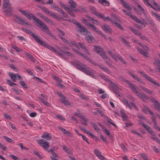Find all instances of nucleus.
Segmentation results:
<instances>
[{
    "instance_id": "f257e3e1",
    "label": "nucleus",
    "mask_w": 160,
    "mask_h": 160,
    "mask_svg": "<svg viewBox=\"0 0 160 160\" xmlns=\"http://www.w3.org/2000/svg\"><path fill=\"white\" fill-rule=\"evenodd\" d=\"M19 11L23 15L25 16L29 20L32 19L36 22L42 31L50 37L54 38L55 37L49 30L48 27L32 13L27 12L25 11L19 9Z\"/></svg>"
},
{
    "instance_id": "f03ea898",
    "label": "nucleus",
    "mask_w": 160,
    "mask_h": 160,
    "mask_svg": "<svg viewBox=\"0 0 160 160\" xmlns=\"http://www.w3.org/2000/svg\"><path fill=\"white\" fill-rule=\"evenodd\" d=\"M73 22H75V24L78 27L76 29L77 31L81 34L85 35V38L88 42L92 43L94 42L95 40L94 38L90 32H88V30L79 23L74 21Z\"/></svg>"
},
{
    "instance_id": "7ed1b4c3",
    "label": "nucleus",
    "mask_w": 160,
    "mask_h": 160,
    "mask_svg": "<svg viewBox=\"0 0 160 160\" xmlns=\"http://www.w3.org/2000/svg\"><path fill=\"white\" fill-rule=\"evenodd\" d=\"M100 76L103 79L110 83V88L119 97L121 96V94L118 91L119 87L115 83L113 82L112 81L108 78L105 75H101Z\"/></svg>"
},
{
    "instance_id": "20e7f679",
    "label": "nucleus",
    "mask_w": 160,
    "mask_h": 160,
    "mask_svg": "<svg viewBox=\"0 0 160 160\" xmlns=\"http://www.w3.org/2000/svg\"><path fill=\"white\" fill-rule=\"evenodd\" d=\"M94 51L96 52L98 54L100 55L104 59H106V62L107 64L110 66L111 64L109 63L110 60L109 58L106 55L104 52H103V49L100 46H96L94 47Z\"/></svg>"
},
{
    "instance_id": "39448f33",
    "label": "nucleus",
    "mask_w": 160,
    "mask_h": 160,
    "mask_svg": "<svg viewBox=\"0 0 160 160\" xmlns=\"http://www.w3.org/2000/svg\"><path fill=\"white\" fill-rule=\"evenodd\" d=\"M120 80L121 81H122L126 82L127 84H128L130 86V88L136 95L139 92H138L139 88L135 86L133 84L122 78H120Z\"/></svg>"
},
{
    "instance_id": "423d86ee",
    "label": "nucleus",
    "mask_w": 160,
    "mask_h": 160,
    "mask_svg": "<svg viewBox=\"0 0 160 160\" xmlns=\"http://www.w3.org/2000/svg\"><path fill=\"white\" fill-rule=\"evenodd\" d=\"M137 72L138 74H140L142 77L148 80L152 84L156 86L160 87V85L158 83L156 82L152 78L146 75L143 72L138 71Z\"/></svg>"
},
{
    "instance_id": "0eeeda50",
    "label": "nucleus",
    "mask_w": 160,
    "mask_h": 160,
    "mask_svg": "<svg viewBox=\"0 0 160 160\" xmlns=\"http://www.w3.org/2000/svg\"><path fill=\"white\" fill-rule=\"evenodd\" d=\"M137 72L138 74H140L142 77L148 80L152 84L156 86L160 87V85L158 83L156 82L152 78L146 75L143 72L138 71Z\"/></svg>"
},
{
    "instance_id": "6e6552de",
    "label": "nucleus",
    "mask_w": 160,
    "mask_h": 160,
    "mask_svg": "<svg viewBox=\"0 0 160 160\" xmlns=\"http://www.w3.org/2000/svg\"><path fill=\"white\" fill-rule=\"evenodd\" d=\"M137 72L138 74H140L142 77L148 80L152 84L156 86L160 87V85L158 83L156 82L152 78L146 75L143 72L138 71Z\"/></svg>"
},
{
    "instance_id": "1a4fd4ad",
    "label": "nucleus",
    "mask_w": 160,
    "mask_h": 160,
    "mask_svg": "<svg viewBox=\"0 0 160 160\" xmlns=\"http://www.w3.org/2000/svg\"><path fill=\"white\" fill-rule=\"evenodd\" d=\"M137 6L138 8V10H136L137 13L140 15H141L142 14L144 16L146 17L147 15V10H145L138 3Z\"/></svg>"
},
{
    "instance_id": "9d476101",
    "label": "nucleus",
    "mask_w": 160,
    "mask_h": 160,
    "mask_svg": "<svg viewBox=\"0 0 160 160\" xmlns=\"http://www.w3.org/2000/svg\"><path fill=\"white\" fill-rule=\"evenodd\" d=\"M38 143L45 150H47L49 147V142L48 141H45L43 139H39L38 141Z\"/></svg>"
},
{
    "instance_id": "9b49d317",
    "label": "nucleus",
    "mask_w": 160,
    "mask_h": 160,
    "mask_svg": "<svg viewBox=\"0 0 160 160\" xmlns=\"http://www.w3.org/2000/svg\"><path fill=\"white\" fill-rule=\"evenodd\" d=\"M59 4L61 7L63 8L67 12L73 17H75L73 13L71 11L72 9L68 6L64 5L62 2H59Z\"/></svg>"
},
{
    "instance_id": "f8f14e48",
    "label": "nucleus",
    "mask_w": 160,
    "mask_h": 160,
    "mask_svg": "<svg viewBox=\"0 0 160 160\" xmlns=\"http://www.w3.org/2000/svg\"><path fill=\"white\" fill-rule=\"evenodd\" d=\"M81 21L83 23H84L88 27L91 28L96 32L98 33L99 32V30L96 28V26L89 22L86 19L83 18L81 20Z\"/></svg>"
},
{
    "instance_id": "ddd939ff",
    "label": "nucleus",
    "mask_w": 160,
    "mask_h": 160,
    "mask_svg": "<svg viewBox=\"0 0 160 160\" xmlns=\"http://www.w3.org/2000/svg\"><path fill=\"white\" fill-rule=\"evenodd\" d=\"M77 68L80 70L82 71L83 72L89 75L91 72L88 70V68H87L85 65H83L82 64L80 63L77 66Z\"/></svg>"
},
{
    "instance_id": "4468645a",
    "label": "nucleus",
    "mask_w": 160,
    "mask_h": 160,
    "mask_svg": "<svg viewBox=\"0 0 160 160\" xmlns=\"http://www.w3.org/2000/svg\"><path fill=\"white\" fill-rule=\"evenodd\" d=\"M14 21L19 24L24 25L28 24V23L26 22L24 19L17 16H15Z\"/></svg>"
},
{
    "instance_id": "2eb2a0df",
    "label": "nucleus",
    "mask_w": 160,
    "mask_h": 160,
    "mask_svg": "<svg viewBox=\"0 0 160 160\" xmlns=\"http://www.w3.org/2000/svg\"><path fill=\"white\" fill-rule=\"evenodd\" d=\"M96 16L99 18H102L103 20L105 22L107 21H108L112 23H113V21L112 19L109 17H106L104 15H102L100 13H98L97 12L95 14Z\"/></svg>"
},
{
    "instance_id": "dca6fc26",
    "label": "nucleus",
    "mask_w": 160,
    "mask_h": 160,
    "mask_svg": "<svg viewBox=\"0 0 160 160\" xmlns=\"http://www.w3.org/2000/svg\"><path fill=\"white\" fill-rule=\"evenodd\" d=\"M60 97L61 98V102L63 103L66 106H69L70 105V103L68 101V99L64 97L61 93H59L58 94Z\"/></svg>"
},
{
    "instance_id": "f3484780",
    "label": "nucleus",
    "mask_w": 160,
    "mask_h": 160,
    "mask_svg": "<svg viewBox=\"0 0 160 160\" xmlns=\"http://www.w3.org/2000/svg\"><path fill=\"white\" fill-rule=\"evenodd\" d=\"M60 97L61 98V102L63 103L66 106H69L70 105V103L68 101V99L64 97L61 93H59L58 94Z\"/></svg>"
},
{
    "instance_id": "a211bd4d",
    "label": "nucleus",
    "mask_w": 160,
    "mask_h": 160,
    "mask_svg": "<svg viewBox=\"0 0 160 160\" xmlns=\"http://www.w3.org/2000/svg\"><path fill=\"white\" fill-rule=\"evenodd\" d=\"M8 75L12 80L14 82L16 81L17 78L19 79H22L21 76L18 74H14L9 72L8 73Z\"/></svg>"
},
{
    "instance_id": "6ab92c4d",
    "label": "nucleus",
    "mask_w": 160,
    "mask_h": 160,
    "mask_svg": "<svg viewBox=\"0 0 160 160\" xmlns=\"http://www.w3.org/2000/svg\"><path fill=\"white\" fill-rule=\"evenodd\" d=\"M59 37L60 38H61V39L62 40V41L65 42L66 44H67L68 46L70 47L72 46H73L75 47V48H78V45L77 44V43L75 42L74 41H71L69 42L66 39L64 38H63L60 37V35Z\"/></svg>"
},
{
    "instance_id": "aec40b11",
    "label": "nucleus",
    "mask_w": 160,
    "mask_h": 160,
    "mask_svg": "<svg viewBox=\"0 0 160 160\" xmlns=\"http://www.w3.org/2000/svg\"><path fill=\"white\" fill-rule=\"evenodd\" d=\"M139 123L140 125H142L150 134H152V135H153V134H154V132L151 130L150 127L147 125L142 123L141 120L139 122Z\"/></svg>"
},
{
    "instance_id": "412c9836",
    "label": "nucleus",
    "mask_w": 160,
    "mask_h": 160,
    "mask_svg": "<svg viewBox=\"0 0 160 160\" xmlns=\"http://www.w3.org/2000/svg\"><path fill=\"white\" fill-rule=\"evenodd\" d=\"M31 35L33 38L38 42L44 46L47 47V46H48V45L47 43H46L45 42H44L43 41L41 40L36 35L33 33H32Z\"/></svg>"
},
{
    "instance_id": "4be33fe9",
    "label": "nucleus",
    "mask_w": 160,
    "mask_h": 160,
    "mask_svg": "<svg viewBox=\"0 0 160 160\" xmlns=\"http://www.w3.org/2000/svg\"><path fill=\"white\" fill-rule=\"evenodd\" d=\"M128 73L135 80L140 83L144 84V82L142 81V80L138 77L137 75H135L132 71H130Z\"/></svg>"
},
{
    "instance_id": "5701e85b",
    "label": "nucleus",
    "mask_w": 160,
    "mask_h": 160,
    "mask_svg": "<svg viewBox=\"0 0 160 160\" xmlns=\"http://www.w3.org/2000/svg\"><path fill=\"white\" fill-rule=\"evenodd\" d=\"M128 73L135 80L140 83L144 84V82L142 81V80L138 77L137 75H135L132 71H130Z\"/></svg>"
},
{
    "instance_id": "b1692460",
    "label": "nucleus",
    "mask_w": 160,
    "mask_h": 160,
    "mask_svg": "<svg viewBox=\"0 0 160 160\" xmlns=\"http://www.w3.org/2000/svg\"><path fill=\"white\" fill-rule=\"evenodd\" d=\"M133 20L137 22L140 24L143 27H145L146 25L148 24L144 20H141L137 18L136 16L133 17Z\"/></svg>"
},
{
    "instance_id": "393cba45",
    "label": "nucleus",
    "mask_w": 160,
    "mask_h": 160,
    "mask_svg": "<svg viewBox=\"0 0 160 160\" xmlns=\"http://www.w3.org/2000/svg\"><path fill=\"white\" fill-rule=\"evenodd\" d=\"M62 11H63L62 12H59L61 14H62V16L64 18L63 19L65 21H68L69 22H71L72 23H75V22H73L74 21L75 22H77L76 21L74 20L73 19L70 20L69 18H68V15L65 13L64 12L62 9Z\"/></svg>"
},
{
    "instance_id": "a878e982",
    "label": "nucleus",
    "mask_w": 160,
    "mask_h": 160,
    "mask_svg": "<svg viewBox=\"0 0 160 160\" xmlns=\"http://www.w3.org/2000/svg\"><path fill=\"white\" fill-rule=\"evenodd\" d=\"M58 50H59L60 51L65 53L66 54L71 56V57H73V55L72 54V53L71 52H68V51H66L65 50V49H68V48L67 47H58Z\"/></svg>"
},
{
    "instance_id": "bb28decb",
    "label": "nucleus",
    "mask_w": 160,
    "mask_h": 160,
    "mask_svg": "<svg viewBox=\"0 0 160 160\" xmlns=\"http://www.w3.org/2000/svg\"><path fill=\"white\" fill-rule=\"evenodd\" d=\"M151 101L153 102L155 108L157 109L160 113V104L157 101L155 100L153 98L151 99Z\"/></svg>"
},
{
    "instance_id": "cd10ccee",
    "label": "nucleus",
    "mask_w": 160,
    "mask_h": 160,
    "mask_svg": "<svg viewBox=\"0 0 160 160\" xmlns=\"http://www.w3.org/2000/svg\"><path fill=\"white\" fill-rule=\"evenodd\" d=\"M102 29L106 32L108 33H111L112 30L110 27L107 25H105L102 26Z\"/></svg>"
},
{
    "instance_id": "c85d7f7f",
    "label": "nucleus",
    "mask_w": 160,
    "mask_h": 160,
    "mask_svg": "<svg viewBox=\"0 0 160 160\" xmlns=\"http://www.w3.org/2000/svg\"><path fill=\"white\" fill-rule=\"evenodd\" d=\"M6 8L7 9H4L5 10H4V11L5 12V15L6 16H10L11 15L12 12V8L10 7L9 8Z\"/></svg>"
},
{
    "instance_id": "c756f323",
    "label": "nucleus",
    "mask_w": 160,
    "mask_h": 160,
    "mask_svg": "<svg viewBox=\"0 0 160 160\" xmlns=\"http://www.w3.org/2000/svg\"><path fill=\"white\" fill-rule=\"evenodd\" d=\"M139 87L142 89L143 91L145 92H146L148 93L150 95H154V93L152 91H151L147 88L142 86L139 85Z\"/></svg>"
},
{
    "instance_id": "7c9ffc66",
    "label": "nucleus",
    "mask_w": 160,
    "mask_h": 160,
    "mask_svg": "<svg viewBox=\"0 0 160 160\" xmlns=\"http://www.w3.org/2000/svg\"><path fill=\"white\" fill-rule=\"evenodd\" d=\"M78 45V48H79V46L82 48L89 55L91 54L90 52L86 48L84 45L82 43L80 42H78V44L77 43Z\"/></svg>"
},
{
    "instance_id": "2f4dec72",
    "label": "nucleus",
    "mask_w": 160,
    "mask_h": 160,
    "mask_svg": "<svg viewBox=\"0 0 160 160\" xmlns=\"http://www.w3.org/2000/svg\"><path fill=\"white\" fill-rule=\"evenodd\" d=\"M136 96L143 101H144L148 98V96L143 93H140L139 92L137 94Z\"/></svg>"
},
{
    "instance_id": "473e14b6",
    "label": "nucleus",
    "mask_w": 160,
    "mask_h": 160,
    "mask_svg": "<svg viewBox=\"0 0 160 160\" xmlns=\"http://www.w3.org/2000/svg\"><path fill=\"white\" fill-rule=\"evenodd\" d=\"M41 137L48 140H51L52 138V137L49 133L47 132L43 133L41 136Z\"/></svg>"
},
{
    "instance_id": "72a5a7b5",
    "label": "nucleus",
    "mask_w": 160,
    "mask_h": 160,
    "mask_svg": "<svg viewBox=\"0 0 160 160\" xmlns=\"http://www.w3.org/2000/svg\"><path fill=\"white\" fill-rule=\"evenodd\" d=\"M158 115H155L154 116H152V121L153 122L154 127L156 129H157L159 127L158 126V125L155 119V118H156L157 117H158Z\"/></svg>"
},
{
    "instance_id": "f704fd0d",
    "label": "nucleus",
    "mask_w": 160,
    "mask_h": 160,
    "mask_svg": "<svg viewBox=\"0 0 160 160\" xmlns=\"http://www.w3.org/2000/svg\"><path fill=\"white\" fill-rule=\"evenodd\" d=\"M154 64L156 65L157 71L160 73V61L158 59H155Z\"/></svg>"
},
{
    "instance_id": "c9c22d12",
    "label": "nucleus",
    "mask_w": 160,
    "mask_h": 160,
    "mask_svg": "<svg viewBox=\"0 0 160 160\" xmlns=\"http://www.w3.org/2000/svg\"><path fill=\"white\" fill-rule=\"evenodd\" d=\"M3 9H6L7 8L10 7L11 5L9 3V0H3Z\"/></svg>"
},
{
    "instance_id": "e433bc0d",
    "label": "nucleus",
    "mask_w": 160,
    "mask_h": 160,
    "mask_svg": "<svg viewBox=\"0 0 160 160\" xmlns=\"http://www.w3.org/2000/svg\"><path fill=\"white\" fill-rule=\"evenodd\" d=\"M94 152V154L98 157V158L101 159H104L105 157L101 155V152H99L97 149H95Z\"/></svg>"
},
{
    "instance_id": "4c0bfd02",
    "label": "nucleus",
    "mask_w": 160,
    "mask_h": 160,
    "mask_svg": "<svg viewBox=\"0 0 160 160\" xmlns=\"http://www.w3.org/2000/svg\"><path fill=\"white\" fill-rule=\"evenodd\" d=\"M131 10H125L124 9H122V11L123 12L129 16L131 18L133 19V17H136L135 16H133L131 12H130Z\"/></svg>"
},
{
    "instance_id": "58836bf2",
    "label": "nucleus",
    "mask_w": 160,
    "mask_h": 160,
    "mask_svg": "<svg viewBox=\"0 0 160 160\" xmlns=\"http://www.w3.org/2000/svg\"><path fill=\"white\" fill-rule=\"evenodd\" d=\"M143 111L146 114H147L148 112H149L151 115H152V116L155 115L151 111L149 108L147 107L144 106L143 108Z\"/></svg>"
},
{
    "instance_id": "ea45409f",
    "label": "nucleus",
    "mask_w": 160,
    "mask_h": 160,
    "mask_svg": "<svg viewBox=\"0 0 160 160\" xmlns=\"http://www.w3.org/2000/svg\"><path fill=\"white\" fill-rule=\"evenodd\" d=\"M121 2L122 4L123 7L127 9V10H132L131 7L129 5L128 3L126 2L124 0H122Z\"/></svg>"
},
{
    "instance_id": "a19ab883",
    "label": "nucleus",
    "mask_w": 160,
    "mask_h": 160,
    "mask_svg": "<svg viewBox=\"0 0 160 160\" xmlns=\"http://www.w3.org/2000/svg\"><path fill=\"white\" fill-rule=\"evenodd\" d=\"M123 103V104L129 109H131L132 107L131 105V103L130 104L128 101L126 99H124L122 101Z\"/></svg>"
},
{
    "instance_id": "79ce46f5",
    "label": "nucleus",
    "mask_w": 160,
    "mask_h": 160,
    "mask_svg": "<svg viewBox=\"0 0 160 160\" xmlns=\"http://www.w3.org/2000/svg\"><path fill=\"white\" fill-rule=\"evenodd\" d=\"M99 67L100 68L102 69L103 71L108 74H111V72L110 71L108 70V69L104 67V66L100 65L99 66Z\"/></svg>"
},
{
    "instance_id": "37998d69",
    "label": "nucleus",
    "mask_w": 160,
    "mask_h": 160,
    "mask_svg": "<svg viewBox=\"0 0 160 160\" xmlns=\"http://www.w3.org/2000/svg\"><path fill=\"white\" fill-rule=\"evenodd\" d=\"M62 148L65 152L68 154L71 155L72 154V151L65 145L62 146Z\"/></svg>"
},
{
    "instance_id": "c03bdc74",
    "label": "nucleus",
    "mask_w": 160,
    "mask_h": 160,
    "mask_svg": "<svg viewBox=\"0 0 160 160\" xmlns=\"http://www.w3.org/2000/svg\"><path fill=\"white\" fill-rule=\"evenodd\" d=\"M51 7L53 9L56 10L58 12H63L62 11V9L57 6L55 3H53Z\"/></svg>"
},
{
    "instance_id": "a18cd8bd",
    "label": "nucleus",
    "mask_w": 160,
    "mask_h": 160,
    "mask_svg": "<svg viewBox=\"0 0 160 160\" xmlns=\"http://www.w3.org/2000/svg\"><path fill=\"white\" fill-rule=\"evenodd\" d=\"M99 3L104 6H108L109 5V3L106 0H98Z\"/></svg>"
},
{
    "instance_id": "49530a36",
    "label": "nucleus",
    "mask_w": 160,
    "mask_h": 160,
    "mask_svg": "<svg viewBox=\"0 0 160 160\" xmlns=\"http://www.w3.org/2000/svg\"><path fill=\"white\" fill-rule=\"evenodd\" d=\"M88 119L84 116L82 119L81 121V123L85 126L88 125L87 122H88Z\"/></svg>"
},
{
    "instance_id": "de8ad7c7",
    "label": "nucleus",
    "mask_w": 160,
    "mask_h": 160,
    "mask_svg": "<svg viewBox=\"0 0 160 160\" xmlns=\"http://www.w3.org/2000/svg\"><path fill=\"white\" fill-rule=\"evenodd\" d=\"M120 38L122 40V42L124 43L125 45L127 46L128 48L131 47L128 41H127L124 38L122 37H120Z\"/></svg>"
},
{
    "instance_id": "09e8293b",
    "label": "nucleus",
    "mask_w": 160,
    "mask_h": 160,
    "mask_svg": "<svg viewBox=\"0 0 160 160\" xmlns=\"http://www.w3.org/2000/svg\"><path fill=\"white\" fill-rule=\"evenodd\" d=\"M112 20L113 22V23H112V24H115L118 28H119L122 31L124 30V28L122 27L120 23L118 22L114 21L113 19H112Z\"/></svg>"
},
{
    "instance_id": "8fccbe9b",
    "label": "nucleus",
    "mask_w": 160,
    "mask_h": 160,
    "mask_svg": "<svg viewBox=\"0 0 160 160\" xmlns=\"http://www.w3.org/2000/svg\"><path fill=\"white\" fill-rule=\"evenodd\" d=\"M91 124L93 128L95 129L97 131V132H99L100 131V130L99 128L95 123L92 122H91Z\"/></svg>"
},
{
    "instance_id": "3c124183",
    "label": "nucleus",
    "mask_w": 160,
    "mask_h": 160,
    "mask_svg": "<svg viewBox=\"0 0 160 160\" xmlns=\"http://www.w3.org/2000/svg\"><path fill=\"white\" fill-rule=\"evenodd\" d=\"M137 49L138 50V51L141 54H142L143 56L145 57H148V55L144 51L142 50L141 49L138 47L137 48Z\"/></svg>"
},
{
    "instance_id": "603ef678",
    "label": "nucleus",
    "mask_w": 160,
    "mask_h": 160,
    "mask_svg": "<svg viewBox=\"0 0 160 160\" xmlns=\"http://www.w3.org/2000/svg\"><path fill=\"white\" fill-rule=\"evenodd\" d=\"M130 29L135 34L137 35H140V32L133 27H130Z\"/></svg>"
},
{
    "instance_id": "864d4df0",
    "label": "nucleus",
    "mask_w": 160,
    "mask_h": 160,
    "mask_svg": "<svg viewBox=\"0 0 160 160\" xmlns=\"http://www.w3.org/2000/svg\"><path fill=\"white\" fill-rule=\"evenodd\" d=\"M130 29L135 34L137 35H140V32L133 27H130Z\"/></svg>"
},
{
    "instance_id": "5fc2aeb1",
    "label": "nucleus",
    "mask_w": 160,
    "mask_h": 160,
    "mask_svg": "<svg viewBox=\"0 0 160 160\" xmlns=\"http://www.w3.org/2000/svg\"><path fill=\"white\" fill-rule=\"evenodd\" d=\"M69 3L70 4V6L73 8L76 7L77 4L76 3L72 0H70L69 1Z\"/></svg>"
},
{
    "instance_id": "6e6d98bb",
    "label": "nucleus",
    "mask_w": 160,
    "mask_h": 160,
    "mask_svg": "<svg viewBox=\"0 0 160 160\" xmlns=\"http://www.w3.org/2000/svg\"><path fill=\"white\" fill-rule=\"evenodd\" d=\"M151 14L153 16L156 18L157 20L160 21V16L158 15L153 11L151 12Z\"/></svg>"
},
{
    "instance_id": "4d7b16f0",
    "label": "nucleus",
    "mask_w": 160,
    "mask_h": 160,
    "mask_svg": "<svg viewBox=\"0 0 160 160\" xmlns=\"http://www.w3.org/2000/svg\"><path fill=\"white\" fill-rule=\"evenodd\" d=\"M52 77L55 80L58 82V83L62 82V80L57 76L55 75H52Z\"/></svg>"
},
{
    "instance_id": "13d9d810",
    "label": "nucleus",
    "mask_w": 160,
    "mask_h": 160,
    "mask_svg": "<svg viewBox=\"0 0 160 160\" xmlns=\"http://www.w3.org/2000/svg\"><path fill=\"white\" fill-rule=\"evenodd\" d=\"M73 51L78 54L81 57H82L84 56V54L82 53L79 50H77L75 48H72Z\"/></svg>"
},
{
    "instance_id": "bf43d9fd",
    "label": "nucleus",
    "mask_w": 160,
    "mask_h": 160,
    "mask_svg": "<svg viewBox=\"0 0 160 160\" xmlns=\"http://www.w3.org/2000/svg\"><path fill=\"white\" fill-rule=\"evenodd\" d=\"M87 18H88L89 19V20L91 21V22H92L93 23L95 24H98V21L96 20H94L93 18H92L89 17V16H88Z\"/></svg>"
},
{
    "instance_id": "052dcab7",
    "label": "nucleus",
    "mask_w": 160,
    "mask_h": 160,
    "mask_svg": "<svg viewBox=\"0 0 160 160\" xmlns=\"http://www.w3.org/2000/svg\"><path fill=\"white\" fill-rule=\"evenodd\" d=\"M51 49L53 51L56 53H57V54L61 56H63V54L61 52H60L56 50L55 48H54L53 47H51Z\"/></svg>"
},
{
    "instance_id": "680f3d73",
    "label": "nucleus",
    "mask_w": 160,
    "mask_h": 160,
    "mask_svg": "<svg viewBox=\"0 0 160 160\" xmlns=\"http://www.w3.org/2000/svg\"><path fill=\"white\" fill-rule=\"evenodd\" d=\"M146 20L151 25L153 26H154L155 24L152 19L147 18Z\"/></svg>"
},
{
    "instance_id": "e2e57ef3",
    "label": "nucleus",
    "mask_w": 160,
    "mask_h": 160,
    "mask_svg": "<svg viewBox=\"0 0 160 160\" xmlns=\"http://www.w3.org/2000/svg\"><path fill=\"white\" fill-rule=\"evenodd\" d=\"M47 14L55 19H57L58 18V17L55 14L53 13L51 11H49Z\"/></svg>"
},
{
    "instance_id": "0e129e2a",
    "label": "nucleus",
    "mask_w": 160,
    "mask_h": 160,
    "mask_svg": "<svg viewBox=\"0 0 160 160\" xmlns=\"http://www.w3.org/2000/svg\"><path fill=\"white\" fill-rule=\"evenodd\" d=\"M25 70H26V72H27L29 74L32 76H33L34 75L33 72L32 70L28 69H25Z\"/></svg>"
},
{
    "instance_id": "69168bd1",
    "label": "nucleus",
    "mask_w": 160,
    "mask_h": 160,
    "mask_svg": "<svg viewBox=\"0 0 160 160\" xmlns=\"http://www.w3.org/2000/svg\"><path fill=\"white\" fill-rule=\"evenodd\" d=\"M121 117L122 118L123 120L125 121H126L127 120V117L125 113H124L123 112H121Z\"/></svg>"
},
{
    "instance_id": "338daca9",
    "label": "nucleus",
    "mask_w": 160,
    "mask_h": 160,
    "mask_svg": "<svg viewBox=\"0 0 160 160\" xmlns=\"http://www.w3.org/2000/svg\"><path fill=\"white\" fill-rule=\"evenodd\" d=\"M3 116L7 120H10L11 119V117L6 113H3Z\"/></svg>"
},
{
    "instance_id": "774afa93",
    "label": "nucleus",
    "mask_w": 160,
    "mask_h": 160,
    "mask_svg": "<svg viewBox=\"0 0 160 160\" xmlns=\"http://www.w3.org/2000/svg\"><path fill=\"white\" fill-rule=\"evenodd\" d=\"M140 155L141 157L144 160H149L147 155L145 153H142Z\"/></svg>"
}]
</instances>
